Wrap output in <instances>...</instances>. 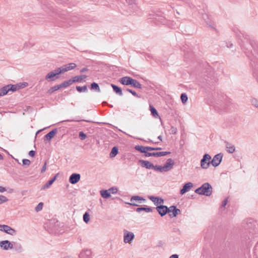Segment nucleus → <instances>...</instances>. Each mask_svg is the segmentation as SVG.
Instances as JSON below:
<instances>
[{
    "instance_id": "1",
    "label": "nucleus",
    "mask_w": 258,
    "mask_h": 258,
    "mask_svg": "<svg viewBox=\"0 0 258 258\" xmlns=\"http://www.w3.org/2000/svg\"><path fill=\"white\" fill-rule=\"evenodd\" d=\"M195 192L199 195L210 196L212 193V187L210 183L206 182L196 189Z\"/></svg>"
},
{
    "instance_id": "2",
    "label": "nucleus",
    "mask_w": 258,
    "mask_h": 258,
    "mask_svg": "<svg viewBox=\"0 0 258 258\" xmlns=\"http://www.w3.org/2000/svg\"><path fill=\"white\" fill-rule=\"evenodd\" d=\"M148 19H153L156 23H161L165 24L166 23V20L164 17L161 16V14H156L155 13H149L147 15Z\"/></svg>"
},
{
    "instance_id": "3",
    "label": "nucleus",
    "mask_w": 258,
    "mask_h": 258,
    "mask_svg": "<svg viewBox=\"0 0 258 258\" xmlns=\"http://www.w3.org/2000/svg\"><path fill=\"white\" fill-rule=\"evenodd\" d=\"M211 156L208 154H205L200 162L201 167L203 169H208L211 164Z\"/></svg>"
},
{
    "instance_id": "4",
    "label": "nucleus",
    "mask_w": 258,
    "mask_h": 258,
    "mask_svg": "<svg viewBox=\"0 0 258 258\" xmlns=\"http://www.w3.org/2000/svg\"><path fill=\"white\" fill-rule=\"evenodd\" d=\"M135 238L133 232L126 229L123 230V242L125 243H131Z\"/></svg>"
},
{
    "instance_id": "5",
    "label": "nucleus",
    "mask_w": 258,
    "mask_h": 258,
    "mask_svg": "<svg viewBox=\"0 0 258 258\" xmlns=\"http://www.w3.org/2000/svg\"><path fill=\"white\" fill-rule=\"evenodd\" d=\"M0 247L5 250H8L13 248V244L9 240H3L0 241Z\"/></svg>"
},
{
    "instance_id": "6",
    "label": "nucleus",
    "mask_w": 258,
    "mask_h": 258,
    "mask_svg": "<svg viewBox=\"0 0 258 258\" xmlns=\"http://www.w3.org/2000/svg\"><path fill=\"white\" fill-rule=\"evenodd\" d=\"M222 157V154L221 153L215 155L212 160H211V164L214 167L218 166L221 162Z\"/></svg>"
},
{
    "instance_id": "7",
    "label": "nucleus",
    "mask_w": 258,
    "mask_h": 258,
    "mask_svg": "<svg viewBox=\"0 0 258 258\" xmlns=\"http://www.w3.org/2000/svg\"><path fill=\"white\" fill-rule=\"evenodd\" d=\"M174 164V162L172 159H168L165 164L162 166V171H163V172L169 171L173 168Z\"/></svg>"
},
{
    "instance_id": "8",
    "label": "nucleus",
    "mask_w": 258,
    "mask_h": 258,
    "mask_svg": "<svg viewBox=\"0 0 258 258\" xmlns=\"http://www.w3.org/2000/svg\"><path fill=\"white\" fill-rule=\"evenodd\" d=\"M155 209L161 217L165 215L168 211V208L166 206L162 205L157 206V207L155 208Z\"/></svg>"
},
{
    "instance_id": "9",
    "label": "nucleus",
    "mask_w": 258,
    "mask_h": 258,
    "mask_svg": "<svg viewBox=\"0 0 258 258\" xmlns=\"http://www.w3.org/2000/svg\"><path fill=\"white\" fill-rule=\"evenodd\" d=\"M180 213V210L177 209L174 206H171L168 208V213L170 217H176Z\"/></svg>"
},
{
    "instance_id": "10",
    "label": "nucleus",
    "mask_w": 258,
    "mask_h": 258,
    "mask_svg": "<svg viewBox=\"0 0 258 258\" xmlns=\"http://www.w3.org/2000/svg\"><path fill=\"white\" fill-rule=\"evenodd\" d=\"M27 86V83H22L21 84H17V85H8L9 88L10 89V91L14 92L16 90L20 89L23 88Z\"/></svg>"
},
{
    "instance_id": "11",
    "label": "nucleus",
    "mask_w": 258,
    "mask_h": 258,
    "mask_svg": "<svg viewBox=\"0 0 258 258\" xmlns=\"http://www.w3.org/2000/svg\"><path fill=\"white\" fill-rule=\"evenodd\" d=\"M160 148H152V147H149L146 146V157L149 156H157V152H150V151H155L158 150H160Z\"/></svg>"
},
{
    "instance_id": "12",
    "label": "nucleus",
    "mask_w": 258,
    "mask_h": 258,
    "mask_svg": "<svg viewBox=\"0 0 258 258\" xmlns=\"http://www.w3.org/2000/svg\"><path fill=\"white\" fill-rule=\"evenodd\" d=\"M148 198L151 200L157 206L162 205L164 203L163 199L161 198L155 197L153 196H148Z\"/></svg>"
},
{
    "instance_id": "13",
    "label": "nucleus",
    "mask_w": 258,
    "mask_h": 258,
    "mask_svg": "<svg viewBox=\"0 0 258 258\" xmlns=\"http://www.w3.org/2000/svg\"><path fill=\"white\" fill-rule=\"evenodd\" d=\"M92 252L90 249H84L82 250L79 254L80 258H90Z\"/></svg>"
},
{
    "instance_id": "14",
    "label": "nucleus",
    "mask_w": 258,
    "mask_h": 258,
    "mask_svg": "<svg viewBox=\"0 0 258 258\" xmlns=\"http://www.w3.org/2000/svg\"><path fill=\"white\" fill-rule=\"evenodd\" d=\"M144 201V199L139 196H134L131 199V203L130 204L135 206H138L139 203H141V201Z\"/></svg>"
},
{
    "instance_id": "15",
    "label": "nucleus",
    "mask_w": 258,
    "mask_h": 258,
    "mask_svg": "<svg viewBox=\"0 0 258 258\" xmlns=\"http://www.w3.org/2000/svg\"><path fill=\"white\" fill-rule=\"evenodd\" d=\"M80 179V175L77 173L72 174L69 178V181L72 184L77 183Z\"/></svg>"
},
{
    "instance_id": "16",
    "label": "nucleus",
    "mask_w": 258,
    "mask_h": 258,
    "mask_svg": "<svg viewBox=\"0 0 258 258\" xmlns=\"http://www.w3.org/2000/svg\"><path fill=\"white\" fill-rule=\"evenodd\" d=\"M4 231L11 235H15L16 234V230L12 228L11 227L6 225L3 226Z\"/></svg>"
},
{
    "instance_id": "17",
    "label": "nucleus",
    "mask_w": 258,
    "mask_h": 258,
    "mask_svg": "<svg viewBox=\"0 0 258 258\" xmlns=\"http://www.w3.org/2000/svg\"><path fill=\"white\" fill-rule=\"evenodd\" d=\"M193 186V184L191 182H187L185 183L183 188L180 190V194L183 195L185 192H187Z\"/></svg>"
},
{
    "instance_id": "18",
    "label": "nucleus",
    "mask_w": 258,
    "mask_h": 258,
    "mask_svg": "<svg viewBox=\"0 0 258 258\" xmlns=\"http://www.w3.org/2000/svg\"><path fill=\"white\" fill-rule=\"evenodd\" d=\"M77 67V65L75 63H70L65 65L62 66L63 71L65 72L73 70Z\"/></svg>"
},
{
    "instance_id": "19",
    "label": "nucleus",
    "mask_w": 258,
    "mask_h": 258,
    "mask_svg": "<svg viewBox=\"0 0 258 258\" xmlns=\"http://www.w3.org/2000/svg\"><path fill=\"white\" fill-rule=\"evenodd\" d=\"M57 175L58 174H56L53 178L48 181L44 185H43L41 187V189H45L48 188L56 180Z\"/></svg>"
},
{
    "instance_id": "20",
    "label": "nucleus",
    "mask_w": 258,
    "mask_h": 258,
    "mask_svg": "<svg viewBox=\"0 0 258 258\" xmlns=\"http://www.w3.org/2000/svg\"><path fill=\"white\" fill-rule=\"evenodd\" d=\"M132 78L129 77H124L120 78L119 82L124 85H129L131 84Z\"/></svg>"
},
{
    "instance_id": "21",
    "label": "nucleus",
    "mask_w": 258,
    "mask_h": 258,
    "mask_svg": "<svg viewBox=\"0 0 258 258\" xmlns=\"http://www.w3.org/2000/svg\"><path fill=\"white\" fill-rule=\"evenodd\" d=\"M56 133L57 130L53 129L45 136V140H48L49 141H50L51 139H52L54 137Z\"/></svg>"
},
{
    "instance_id": "22",
    "label": "nucleus",
    "mask_w": 258,
    "mask_h": 258,
    "mask_svg": "<svg viewBox=\"0 0 258 258\" xmlns=\"http://www.w3.org/2000/svg\"><path fill=\"white\" fill-rule=\"evenodd\" d=\"M55 77L56 76L54 74V72L51 71L47 74L45 76V79L48 82L54 81L55 80Z\"/></svg>"
},
{
    "instance_id": "23",
    "label": "nucleus",
    "mask_w": 258,
    "mask_h": 258,
    "mask_svg": "<svg viewBox=\"0 0 258 258\" xmlns=\"http://www.w3.org/2000/svg\"><path fill=\"white\" fill-rule=\"evenodd\" d=\"M226 148L227 151L229 153H233L235 150V146L229 143H226Z\"/></svg>"
},
{
    "instance_id": "24",
    "label": "nucleus",
    "mask_w": 258,
    "mask_h": 258,
    "mask_svg": "<svg viewBox=\"0 0 258 258\" xmlns=\"http://www.w3.org/2000/svg\"><path fill=\"white\" fill-rule=\"evenodd\" d=\"M10 91L8 85L0 89V96L6 95Z\"/></svg>"
},
{
    "instance_id": "25",
    "label": "nucleus",
    "mask_w": 258,
    "mask_h": 258,
    "mask_svg": "<svg viewBox=\"0 0 258 258\" xmlns=\"http://www.w3.org/2000/svg\"><path fill=\"white\" fill-rule=\"evenodd\" d=\"M150 110L151 111L152 116L155 118H158L159 116L158 115L157 110L151 105H150Z\"/></svg>"
},
{
    "instance_id": "26",
    "label": "nucleus",
    "mask_w": 258,
    "mask_h": 258,
    "mask_svg": "<svg viewBox=\"0 0 258 258\" xmlns=\"http://www.w3.org/2000/svg\"><path fill=\"white\" fill-rule=\"evenodd\" d=\"M101 196L105 199H107L110 197V191L108 190H102L100 191Z\"/></svg>"
},
{
    "instance_id": "27",
    "label": "nucleus",
    "mask_w": 258,
    "mask_h": 258,
    "mask_svg": "<svg viewBox=\"0 0 258 258\" xmlns=\"http://www.w3.org/2000/svg\"><path fill=\"white\" fill-rule=\"evenodd\" d=\"M111 87H112L113 91L116 93L118 94L120 96L122 95V90L119 87H118L117 86L113 85V84H111Z\"/></svg>"
},
{
    "instance_id": "28",
    "label": "nucleus",
    "mask_w": 258,
    "mask_h": 258,
    "mask_svg": "<svg viewBox=\"0 0 258 258\" xmlns=\"http://www.w3.org/2000/svg\"><path fill=\"white\" fill-rule=\"evenodd\" d=\"M132 86L136 88H141V84L139 83L138 81H137L136 80L132 79L131 83L130 84Z\"/></svg>"
},
{
    "instance_id": "29",
    "label": "nucleus",
    "mask_w": 258,
    "mask_h": 258,
    "mask_svg": "<svg viewBox=\"0 0 258 258\" xmlns=\"http://www.w3.org/2000/svg\"><path fill=\"white\" fill-rule=\"evenodd\" d=\"M118 153V148L116 147H114L110 153V157L111 158L114 157Z\"/></svg>"
},
{
    "instance_id": "30",
    "label": "nucleus",
    "mask_w": 258,
    "mask_h": 258,
    "mask_svg": "<svg viewBox=\"0 0 258 258\" xmlns=\"http://www.w3.org/2000/svg\"><path fill=\"white\" fill-rule=\"evenodd\" d=\"M86 75L77 76L73 77L75 82H81L83 79L86 78Z\"/></svg>"
},
{
    "instance_id": "31",
    "label": "nucleus",
    "mask_w": 258,
    "mask_h": 258,
    "mask_svg": "<svg viewBox=\"0 0 258 258\" xmlns=\"http://www.w3.org/2000/svg\"><path fill=\"white\" fill-rule=\"evenodd\" d=\"M53 72H54V74H55L56 76L64 73L62 66L57 68L56 70H55Z\"/></svg>"
},
{
    "instance_id": "32",
    "label": "nucleus",
    "mask_w": 258,
    "mask_h": 258,
    "mask_svg": "<svg viewBox=\"0 0 258 258\" xmlns=\"http://www.w3.org/2000/svg\"><path fill=\"white\" fill-rule=\"evenodd\" d=\"M60 89V87H59V85H55L51 88H50L48 91H47V93L48 94H52L53 93L54 91H57L58 90V89Z\"/></svg>"
},
{
    "instance_id": "33",
    "label": "nucleus",
    "mask_w": 258,
    "mask_h": 258,
    "mask_svg": "<svg viewBox=\"0 0 258 258\" xmlns=\"http://www.w3.org/2000/svg\"><path fill=\"white\" fill-rule=\"evenodd\" d=\"M76 89L79 92H86L87 91V86H84L83 87L77 86Z\"/></svg>"
},
{
    "instance_id": "34",
    "label": "nucleus",
    "mask_w": 258,
    "mask_h": 258,
    "mask_svg": "<svg viewBox=\"0 0 258 258\" xmlns=\"http://www.w3.org/2000/svg\"><path fill=\"white\" fill-rule=\"evenodd\" d=\"M91 88L93 90H95L98 92H100V88L98 86V85L96 83H93L91 85Z\"/></svg>"
},
{
    "instance_id": "35",
    "label": "nucleus",
    "mask_w": 258,
    "mask_h": 258,
    "mask_svg": "<svg viewBox=\"0 0 258 258\" xmlns=\"http://www.w3.org/2000/svg\"><path fill=\"white\" fill-rule=\"evenodd\" d=\"M180 99L183 104H185L187 101V96L185 93L181 94L180 96Z\"/></svg>"
},
{
    "instance_id": "36",
    "label": "nucleus",
    "mask_w": 258,
    "mask_h": 258,
    "mask_svg": "<svg viewBox=\"0 0 258 258\" xmlns=\"http://www.w3.org/2000/svg\"><path fill=\"white\" fill-rule=\"evenodd\" d=\"M135 149L141 153H145V147L142 146H136Z\"/></svg>"
},
{
    "instance_id": "37",
    "label": "nucleus",
    "mask_w": 258,
    "mask_h": 258,
    "mask_svg": "<svg viewBox=\"0 0 258 258\" xmlns=\"http://www.w3.org/2000/svg\"><path fill=\"white\" fill-rule=\"evenodd\" d=\"M83 220L86 223H87L89 221V220H90V215H89V214L88 213L86 212L84 214V215H83Z\"/></svg>"
},
{
    "instance_id": "38",
    "label": "nucleus",
    "mask_w": 258,
    "mask_h": 258,
    "mask_svg": "<svg viewBox=\"0 0 258 258\" xmlns=\"http://www.w3.org/2000/svg\"><path fill=\"white\" fill-rule=\"evenodd\" d=\"M153 169H154V170L159 171L160 172H164L163 171H162V166H159V165L154 166V165Z\"/></svg>"
},
{
    "instance_id": "39",
    "label": "nucleus",
    "mask_w": 258,
    "mask_h": 258,
    "mask_svg": "<svg viewBox=\"0 0 258 258\" xmlns=\"http://www.w3.org/2000/svg\"><path fill=\"white\" fill-rule=\"evenodd\" d=\"M8 201V199L4 196L0 195V205Z\"/></svg>"
},
{
    "instance_id": "40",
    "label": "nucleus",
    "mask_w": 258,
    "mask_h": 258,
    "mask_svg": "<svg viewBox=\"0 0 258 258\" xmlns=\"http://www.w3.org/2000/svg\"><path fill=\"white\" fill-rule=\"evenodd\" d=\"M169 154H170V152H158L157 157L163 156Z\"/></svg>"
},
{
    "instance_id": "41",
    "label": "nucleus",
    "mask_w": 258,
    "mask_h": 258,
    "mask_svg": "<svg viewBox=\"0 0 258 258\" xmlns=\"http://www.w3.org/2000/svg\"><path fill=\"white\" fill-rule=\"evenodd\" d=\"M43 203H39L38 205L35 208V211L36 212H39L41 211L43 207Z\"/></svg>"
},
{
    "instance_id": "42",
    "label": "nucleus",
    "mask_w": 258,
    "mask_h": 258,
    "mask_svg": "<svg viewBox=\"0 0 258 258\" xmlns=\"http://www.w3.org/2000/svg\"><path fill=\"white\" fill-rule=\"evenodd\" d=\"M251 103L255 107H258V100L256 99L252 98L251 100Z\"/></svg>"
},
{
    "instance_id": "43",
    "label": "nucleus",
    "mask_w": 258,
    "mask_h": 258,
    "mask_svg": "<svg viewBox=\"0 0 258 258\" xmlns=\"http://www.w3.org/2000/svg\"><path fill=\"white\" fill-rule=\"evenodd\" d=\"M108 190L110 191V194H114L117 192V188L116 187H112L108 189Z\"/></svg>"
},
{
    "instance_id": "44",
    "label": "nucleus",
    "mask_w": 258,
    "mask_h": 258,
    "mask_svg": "<svg viewBox=\"0 0 258 258\" xmlns=\"http://www.w3.org/2000/svg\"><path fill=\"white\" fill-rule=\"evenodd\" d=\"M79 137L81 139V140H84L86 138L87 136L83 132H81L79 133Z\"/></svg>"
},
{
    "instance_id": "45",
    "label": "nucleus",
    "mask_w": 258,
    "mask_h": 258,
    "mask_svg": "<svg viewBox=\"0 0 258 258\" xmlns=\"http://www.w3.org/2000/svg\"><path fill=\"white\" fill-rule=\"evenodd\" d=\"M153 167L154 165L152 163L146 161V168L153 169Z\"/></svg>"
},
{
    "instance_id": "46",
    "label": "nucleus",
    "mask_w": 258,
    "mask_h": 258,
    "mask_svg": "<svg viewBox=\"0 0 258 258\" xmlns=\"http://www.w3.org/2000/svg\"><path fill=\"white\" fill-rule=\"evenodd\" d=\"M59 86L60 88H67L69 86L67 81L63 82V83H62L61 84L59 85Z\"/></svg>"
},
{
    "instance_id": "47",
    "label": "nucleus",
    "mask_w": 258,
    "mask_h": 258,
    "mask_svg": "<svg viewBox=\"0 0 258 258\" xmlns=\"http://www.w3.org/2000/svg\"><path fill=\"white\" fill-rule=\"evenodd\" d=\"M23 164L24 165L29 166L30 164V161L28 159H23Z\"/></svg>"
},
{
    "instance_id": "48",
    "label": "nucleus",
    "mask_w": 258,
    "mask_h": 258,
    "mask_svg": "<svg viewBox=\"0 0 258 258\" xmlns=\"http://www.w3.org/2000/svg\"><path fill=\"white\" fill-rule=\"evenodd\" d=\"M66 81L67 82L69 86L71 85L73 83H75L73 78L72 79H70Z\"/></svg>"
},
{
    "instance_id": "49",
    "label": "nucleus",
    "mask_w": 258,
    "mask_h": 258,
    "mask_svg": "<svg viewBox=\"0 0 258 258\" xmlns=\"http://www.w3.org/2000/svg\"><path fill=\"white\" fill-rule=\"evenodd\" d=\"M177 128L172 126L171 128V132L173 134H175L177 133Z\"/></svg>"
},
{
    "instance_id": "50",
    "label": "nucleus",
    "mask_w": 258,
    "mask_h": 258,
    "mask_svg": "<svg viewBox=\"0 0 258 258\" xmlns=\"http://www.w3.org/2000/svg\"><path fill=\"white\" fill-rule=\"evenodd\" d=\"M227 202H228V200L226 199L225 200H224L223 202H222V205L221 206L222 207H225V206L227 205Z\"/></svg>"
},
{
    "instance_id": "51",
    "label": "nucleus",
    "mask_w": 258,
    "mask_h": 258,
    "mask_svg": "<svg viewBox=\"0 0 258 258\" xmlns=\"http://www.w3.org/2000/svg\"><path fill=\"white\" fill-rule=\"evenodd\" d=\"M142 211H145V207L138 208L136 209V211L138 212H140Z\"/></svg>"
},
{
    "instance_id": "52",
    "label": "nucleus",
    "mask_w": 258,
    "mask_h": 258,
    "mask_svg": "<svg viewBox=\"0 0 258 258\" xmlns=\"http://www.w3.org/2000/svg\"><path fill=\"white\" fill-rule=\"evenodd\" d=\"M35 152L34 151H33V150H31L29 152V155L31 156V157H33L35 155Z\"/></svg>"
},
{
    "instance_id": "53",
    "label": "nucleus",
    "mask_w": 258,
    "mask_h": 258,
    "mask_svg": "<svg viewBox=\"0 0 258 258\" xmlns=\"http://www.w3.org/2000/svg\"><path fill=\"white\" fill-rule=\"evenodd\" d=\"M139 162L141 163V165L143 167H145V161H144V160H140Z\"/></svg>"
},
{
    "instance_id": "54",
    "label": "nucleus",
    "mask_w": 258,
    "mask_h": 258,
    "mask_svg": "<svg viewBox=\"0 0 258 258\" xmlns=\"http://www.w3.org/2000/svg\"><path fill=\"white\" fill-rule=\"evenodd\" d=\"M127 91H128L129 92L131 93L134 96H137V94L135 91H133L130 89H127Z\"/></svg>"
},
{
    "instance_id": "55",
    "label": "nucleus",
    "mask_w": 258,
    "mask_h": 258,
    "mask_svg": "<svg viewBox=\"0 0 258 258\" xmlns=\"http://www.w3.org/2000/svg\"><path fill=\"white\" fill-rule=\"evenodd\" d=\"M6 191V188L3 186H0V192H4Z\"/></svg>"
},
{
    "instance_id": "56",
    "label": "nucleus",
    "mask_w": 258,
    "mask_h": 258,
    "mask_svg": "<svg viewBox=\"0 0 258 258\" xmlns=\"http://www.w3.org/2000/svg\"><path fill=\"white\" fill-rule=\"evenodd\" d=\"M87 71H88V69L87 68H84L80 71V73H82L85 72Z\"/></svg>"
},
{
    "instance_id": "57",
    "label": "nucleus",
    "mask_w": 258,
    "mask_h": 258,
    "mask_svg": "<svg viewBox=\"0 0 258 258\" xmlns=\"http://www.w3.org/2000/svg\"><path fill=\"white\" fill-rule=\"evenodd\" d=\"M46 164H45V165L42 168L41 172H44L46 170Z\"/></svg>"
},
{
    "instance_id": "58",
    "label": "nucleus",
    "mask_w": 258,
    "mask_h": 258,
    "mask_svg": "<svg viewBox=\"0 0 258 258\" xmlns=\"http://www.w3.org/2000/svg\"><path fill=\"white\" fill-rule=\"evenodd\" d=\"M169 258H178V256L177 254H173Z\"/></svg>"
},
{
    "instance_id": "59",
    "label": "nucleus",
    "mask_w": 258,
    "mask_h": 258,
    "mask_svg": "<svg viewBox=\"0 0 258 258\" xmlns=\"http://www.w3.org/2000/svg\"><path fill=\"white\" fill-rule=\"evenodd\" d=\"M152 211V209L151 208L146 207V212H149Z\"/></svg>"
},
{
    "instance_id": "60",
    "label": "nucleus",
    "mask_w": 258,
    "mask_h": 258,
    "mask_svg": "<svg viewBox=\"0 0 258 258\" xmlns=\"http://www.w3.org/2000/svg\"><path fill=\"white\" fill-rule=\"evenodd\" d=\"M3 226H5V225H0V230L1 231H4L3 227Z\"/></svg>"
},
{
    "instance_id": "61",
    "label": "nucleus",
    "mask_w": 258,
    "mask_h": 258,
    "mask_svg": "<svg viewBox=\"0 0 258 258\" xmlns=\"http://www.w3.org/2000/svg\"><path fill=\"white\" fill-rule=\"evenodd\" d=\"M26 192H27V191H26V190H23V191H22L21 192V194H22V196L25 195L26 194Z\"/></svg>"
},
{
    "instance_id": "62",
    "label": "nucleus",
    "mask_w": 258,
    "mask_h": 258,
    "mask_svg": "<svg viewBox=\"0 0 258 258\" xmlns=\"http://www.w3.org/2000/svg\"><path fill=\"white\" fill-rule=\"evenodd\" d=\"M157 139H158L159 140V141H162V136H158Z\"/></svg>"
},
{
    "instance_id": "63",
    "label": "nucleus",
    "mask_w": 258,
    "mask_h": 258,
    "mask_svg": "<svg viewBox=\"0 0 258 258\" xmlns=\"http://www.w3.org/2000/svg\"><path fill=\"white\" fill-rule=\"evenodd\" d=\"M149 141L150 142H151L154 143H155V144L159 143V142H158V141H155V142H154V141H152V140H151L150 139H149Z\"/></svg>"
},
{
    "instance_id": "64",
    "label": "nucleus",
    "mask_w": 258,
    "mask_h": 258,
    "mask_svg": "<svg viewBox=\"0 0 258 258\" xmlns=\"http://www.w3.org/2000/svg\"><path fill=\"white\" fill-rule=\"evenodd\" d=\"M232 46H233V44L231 43L230 44H229V46L227 45V47L231 48L232 47Z\"/></svg>"
}]
</instances>
